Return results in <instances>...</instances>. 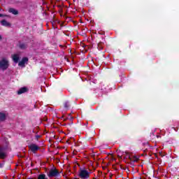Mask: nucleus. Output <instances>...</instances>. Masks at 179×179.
<instances>
[{
	"instance_id": "nucleus-1",
	"label": "nucleus",
	"mask_w": 179,
	"mask_h": 179,
	"mask_svg": "<svg viewBox=\"0 0 179 179\" xmlns=\"http://www.w3.org/2000/svg\"><path fill=\"white\" fill-rule=\"evenodd\" d=\"M78 177L80 179L90 178V171L86 169H80L78 171Z\"/></svg>"
},
{
	"instance_id": "nucleus-2",
	"label": "nucleus",
	"mask_w": 179,
	"mask_h": 179,
	"mask_svg": "<svg viewBox=\"0 0 179 179\" xmlns=\"http://www.w3.org/2000/svg\"><path fill=\"white\" fill-rule=\"evenodd\" d=\"M9 66V62H8V59L3 58L0 61V68L1 69H7V68Z\"/></svg>"
},
{
	"instance_id": "nucleus-3",
	"label": "nucleus",
	"mask_w": 179,
	"mask_h": 179,
	"mask_svg": "<svg viewBox=\"0 0 179 179\" xmlns=\"http://www.w3.org/2000/svg\"><path fill=\"white\" fill-rule=\"evenodd\" d=\"M29 62V59L27 57H23L22 61H20L18 63L19 66H22V68H24L26 64Z\"/></svg>"
},
{
	"instance_id": "nucleus-4",
	"label": "nucleus",
	"mask_w": 179,
	"mask_h": 179,
	"mask_svg": "<svg viewBox=\"0 0 179 179\" xmlns=\"http://www.w3.org/2000/svg\"><path fill=\"white\" fill-rule=\"evenodd\" d=\"M57 176H58V171H57L56 169L50 170L48 173V177H55Z\"/></svg>"
},
{
	"instance_id": "nucleus-5",
	"label": "nucleus",
	"mask_w": 179,
	"mask_h": 179,
	"mask_svg": "<svg viewBox=\"0 0 179 179\" xmlns=\"http://www.w3.org/2000/svg\"><path fill=\"white\" fill-rule=\"evenodd\" d=\"M129 159L131 162H138V160H139V157L134 155H129Z\"/></svg>"
},
{
	"instance_id": "nucleus-6",
	"label": "nucleus",
	"mask_w": 179,
	"mask_h": 179,
	"mask_svg": "<svg viewBox=\"0 0 179 179\" xmlns=\"http://www.w3.org/2000/svg\"><path fill=\"white\" fill-rule=\"evenodd\" d=\"M29 149L31 150V152H37V150L40 148L37 146V145L31 144L29 145Z\"/></svg>"
},
{
	"instance_id": "nucleus-7",
	"label": "nucleus",
	"mask_w": 179,
	"mask_h": 179,
	"mask_svg": "<svg viewBox=\"0 0 179 179\" xmlns=\"http://www.w3.org/2000/svg\"><path fill=\"white\" fill-rule=\"evenodd\" d=\"M12 58H13V60L14 61V62H15L16 64H17V62H19V58H20L19 55H17V54L13 55Z\"/></svg>"
},
{
	"instance_id": "nucleus-8",
	"label": "nucleus",
	"mask_w": 179,
	"mask_h": 179,
	"mask_svg": "<svg viewBox=\"0 0 179 179\" xmlns=\"http://www.w3.org/2000/svg\"><path fill=\"white\" fill-rule=\"evenodd\" d=\"M26 92H27V88L22 87L18 90L17 94H22V93H26Z\"/></svg>"
},
{
	"instance_id": "nucleus-9",
	"label": "nucleus",
	"mask_w": 179,
	"mask_h": 179,
	"mask_svg": "<svg viewBox=\"0 0 179 179\" xmlns=\"http://www.w3.org/2000/svg\"><path fill=\"white\" fill-rule=\"evenodd\" d=\"M5 118H6V115L3 113H0V121H5Z\"/></svg>"
},
{
	"instance_id": "nucleus-10",
	"label": "nucleus",
	"mask_w": 179,
	"mask_h": 179,
	"mask_svg": "<svg viewBox=\"0 0 179 179\" xmlns=\"http://www.w3.org/2000/svg\"><path fill=\"white\" fill-rule=\"evenodd\" d=\"M4 157H6V155L3 151H2V149L0 148V159H3Z\"/></svg>"
},
{
	"instance_id": "nucleus-11",
	"label": "nucleus",
	"mask_w": 179,
	"mask_h": 179,
	"mask_svg": "<svg viewBox=\"0 0 179 179\" xmlns=\"http://www.w3.org/2000/svg\"><path fill=\"white\" fill-rule=\"evenodd\" d=\"M8 12H10V13H13V15H17V11L14 8H10Z\"/></svg>"
},
{
	"instance_id": "nucleus-12",
	"label": "nucleus",
	"mask_w": 179,
	"mask_h": 179,
	"mask_svg": "<svg viewBox=\"0 0 179 179\" xmlns=\"http://www.w3.org/2000/svg\"><path fill=\"white\" fill-rule=\"evenodd\" d=\"M108 159H110V162H115V157H114L113 154L108 155Z\"/></svg>"
},
{
	"instance_id": "nucleus-13",
	"label": "nucleus",
	"mask_w": 179,
	"mask_h": 179,
	"mask_svg": "<svg viewBox=\"0 0 179 179\" xmlns=\"http://www.w3.org/2000/svg\"><path fill=\"white\" fill-rule=\"evenodd\" d=\"M108 159H110V162H115V157H114L113 154L108 155Z\"/></svg>"
},
{
	"instance_id": "nucleus-14",
	"label": "nucleus",
	"mask_w": 179,
	"mask_h": 179,
	"mask_svg": "<svg viewBox=\"0 0 179 179\" xmlns=\"http://www.w3.org/2000/svg\"><path fill=\"white\" fill-rule=\"evenodd\" d=\"M1 24L3 26H10V24L5 20L1 21Z\"/></svg>"
},
{
	"instance_id": "nucleus-15",
	"label": "nucleus",
	"mask_w": 179,
	"mask_h": 179,
	"mask_svg": "<svg viewBox=\"0 0 179 179\" xmlns=\"http://www.w3.org/2000/svg\"><path fill=\"white\" fill-rule=\"evenodd\" d=\"M98 48H99V50H103V44L102 43H99L98 44Z\"/></svg>"
},
{
	"instance_id": "nucleus-16",
	"label": "nucleus",
	"mask_w": 179,
	"mask_h": 179,
	"mask_svg": "<svg viewBox=\"0 0 179 179\" xmlns=\"http://www.w3.org/2000/svg\"><path fill=\"white\" fill-rule=\"evenodd\" d=\"M64 107H66V108H68V107H69V103H64Z\"/></svg>"
},
{
	"instance_id": "nucleus-17",
	"label": "nucleus",
	"mask_w": 179,
	"mask_h": 179,
	"mask_svg": "<svg viewBox=\"0 0 179 179\" xmlns=\"http://www.w3.org/2000/svg\"><path fill=\"white\" fill-rule=\"evenodd\" d=\"M26 46L20 45V48H25Z\"/></svg>"
},
{
	"instance_id": "nucleus-18",
	"label": "nucleus",
	"mask_w": 179,
	"mask_h": 179,
	"mask_svg": "<svg viewBox=\"0 0 179 179\" xmlns=\"http://www.w3.org/2000/svg\"><path fill=\"white\" fill-rule=\"evenodd\" d=\"M1 37L0 36V40H1Z\"/></svg>"
},
{
	"instance_id": "nucleus-19",
	"label": "nucleus",
	"mask_w": 179,
	"mask_h": 179,
	"mask_svg": "<svg viewBox=\"0 0 179 179\" xmlns=\"http://www.w3.org/2000/svg\"><path fill=\"white\" fill-rule=\"evenodd\" d=\"M0 16H1V14H0Z\"/></svg>"
}]
</instances>
